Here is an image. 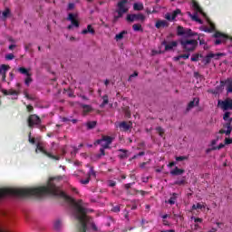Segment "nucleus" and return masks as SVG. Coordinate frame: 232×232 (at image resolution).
<instances>
[{
	"instance_id": "f257e3e1",
	"label": "nucleus",
	"mask_w": 232,
	"mask_h": 232,
	"mask_svg": "<svg viewBox=\"0 0 232 232\" xmlns=\"http://www.w3.org/2000/svg\"><path fill=\"white\" fill-rule=\"evenodd\" d=\"M177 35L179 37H184L179 40V44L185 53H190V52H195L198 46V41L195 39H189V37H195L198 34L193 32L189 28H184L181 25L177 27Z\"/></svg>"
},
{
	"instance_id": "f03ea898",
	"label": "nucleus",
	"mask_w": 232,
	"mask_h": 232,
	"mask_svg": "<svg viewBox=\"0 0 232 232\" xmlns=\"http://www.w3.org/2000/svg\"><path fill=\"white\" fill-rule=\"evenodd\" d=\"M72 206L74 218L79 222L76 226V232H86L88 224L92 222V218L88 216V213H92L93 210L82 207V200L74 201Z\"/></svg>"
},
{
	"instance_id": "7ed1b4c3",
	"label": "nucleus",
	"mask_w": 232,
	"mask_h": 232,
	"mask_svg": "<svg viewBox=\"0 0 232 232\" xmlns=\"http://www.w3.org/2000/svg\"><path fill=\"white\" fill-rule=\"evenodd\" d=\"M117 14L118 15L115 16V19H121L123 17L124 14H128L130 12V6L128 5V0H121L117 4Z\"/></svg>"
},
{
	"instance_id": "20e7f679",
	"label": "nucleus",
	"mask_w": 232,
	"mask_h": 232,
	"mask_svg": "<svg viewBox=\"0 0 232 232\" xmlns=\"http://www.w3.org/2000/svg\"><path fill=\"white\" fill-rule=\"evenodd\" d=\"M43 153L49 159H53V160H59L61 158L59 156L53 155L52 153L48 152L46 149H44V143L43 141H38L36 143L35 153Z\"/></svg>"
},
{
	"instance_id": "39448f33",
	"label": "nucleus",
	"mask_w": 232,
	"mask_h": 232,
	"mask_svg": "<svg viewBox=\"0 0 232 232\" xmlns=\"http://www.w3.org/2000/svg\"><path fill=\"white\" fill-rule=\"evenodd\" d=\"M42 123L43 121L37 114H30L27 118V124L30 128H35Z\"/></svg>"
},
{
	"instance_id": "423d86ee",
	"label": "nucleus",
	"mask_w": 232,
	"mask_h": 232,
	"mask_svg": "<svg viewBox=\"0 0 232 232\" xmlns=\"http://www.w3.org/2000/svg\"><path fill=\"white\" fill-rule=\"evenodd\" d=\"M213 37H215L216 39V45L222 44V43H226V41L229 39V36H227V34L220 33L218 31H216V33L213 34Z\"/></svg>"
},
{
	"instance_id": "0eeeda50",
	"label": "nucleus",
	"mask_w": 232,
	"mask_h": 232,
	"mask_svg": "<svg viewBox=\"0 0 232 232\" xmlns=\"http://www.w3.org/2000/svg\"><path fill=\"white\" fill-rule=\"evenodd\" d=\"M67 21H70V22H71V24H69V25L67 26V29H68V30H72V28H73V26H74L75 28H79V26H80V24H81L79 23V20L75 19V14H72V13H70V14H68Z\"/></svg>"
},
{
	"instance_id": "6e6552de",
	"label": "nucleus",
	"mask_w": 232,
	"mask_h": 232,
	"mask_svg": "<svg viewBox=\"0 0 232 232\" xmlns=\"http://www.w3.org/2000/svg\"><path fill=\"white\" fill-rule=\"evenodd\" d=\"M146 19V16L142 14H127L126 21L128 23H133L135 21H144Z\"/></svg>"
},
{
	"instance_id": "1a4fd4ad",
	"label": "nucleus",
	"mask_w": 232,
	"mask_h": 232,
	"mask_svg": "<svg viewBox=\"0 0 232 232\" xmlns=\"http://www.w3.org/2000/svg\"><path fill=\"white\" fill-rule=\"evenodd\" d=\"M231 122H232V118L229 119L228 122H227V123H225V124L223 125V128H227V130H224V129H221V130H219L218 133H219L220 135H224V133H225L227 136L231 135V131H232Z\"/></svg>"
},
{
	"instance_id": "9d476101",
	"label": "nucleus",
	"mask_w": 232,
	"mask_h": 232,
	"mask_svg": "<svg viewBox=\"0 0 232 232\" xmlns=\"http://www.w3.org/2000/svg\"><path fill=\"white\" fill-rule=\"evenodd\" d=\"M162 46H165V52H169L173 50L174 48H177L179 46V42L172 41L168 44L167 41H163L161 43Z\"/></svg>"
},
{
	"instance_id": "9b49d317",
	"label": "nucleus",
	"mask_w": 232,
	"mask_h": 232,
	"mask_svg": "<svg viewBox=\"0 0 232 232\" xmlns=\"http://www.w3.org/2000/svg\"><path fill=\"white\" fill-rule=\"evenodd\" d=\"M218 106L224 111L232 110V100L218 101Z\"/></svg>"
},
{
	"instance_id": "f8f14e48",
	"label": "nucleus",
	"mask_w": 232,
	"mask_h": 232,
	"mask_svg": "<svg viewBox=\"0 0 232 232\" xmlns=\"http://www.w3.org/2000/svg\"><path fill=\"white\" fill-rule=\"evenodd\" d=\"M133 127V122L131 121H121L118 124V128H120L121 131H128L131 130Z\"/></svg>"
},
{
	"instance_id": "ddd939ff",
	"label": "nucleus",
	"mask_w": 232,
	"mask_h": 232,
	"mask_svg": "<svg viewBox=\"0 0 232 232\" xmlns=\"http://www.w3.org/2000/svg\"><path fill=\"white\" fill-rule=\"evenodd\" d=\"M200 104V99L199 98H194L193 101H190L187 106L186 111H189L195 108V106H198Z\"/></svg>"
},
{
	"instance_id": "4468645a",
	"label": "nucleus",
	"mask_w": 232,
	"mask_h": 232,
	"mask_svg": "<svg viewBox=\"0 0 232 232\" xmlns=\"http://www.w3.org/2000/svg\"><path fill=\"white\" fill-rule=\"evenodd\" d=\"M221 86L226 84L227 86V93H232V78H228L226 81L220 82Z\"/></svg>"
},
{
	"instance_id": "2eb2a0df",
	"label": "nucleus",
	"mask_w": 232,
	"mask_h": 232,
	"mask_svg": "<svg viewBox=\"0 0 232 232\" xmlns=\"http://www.w3.org/2000/svg\"><path fill=\"white\" fill-rule=\"evenodd\" d=\"M191 1H192L193 10H195V12H197V14H201L202 15H206V14L204 13V10L200 6V5H198V2H197L196 0H191Z\"/></svg>"
},
{
	"instance_id": "dca6fc26",
	"label": "nucleus",
	"mask_w": 232,
	"mask_h": 232,
	"mask_svg": "<svg viewBox=\"0 0 232 232\" xmlns=\"http://www.w3.org/2000/svg\"><path fill=\"white\" fill-rule=\"evenodd\" d=\"M10 70V65L2 64L0 66V75H2V81H6V72Z\"/></svg>"
},
{
	"instance_id": "f3484780",
	"label": "nucleus",
	"mask_w": 232,
	"mask_h": 232,
	"mask_svg": "<svg viewBox=\"0 0 232 232\" xmlns=\"http://www.w3.org/2000/svg\"><path fill=\"white\" fill-rule=\"evenodd\" d=\"M133 184H135V182H132V183H127L124 185V188L126 189L127 191V195H136L137 194V189L135 188H131V186H133Z\"/></svg>"
},
{
	"instance_id": "a211bd4d",
	"label": "nucleus",
	"mask_w": 232,
	"mask_h": 232,
	"mask_svg": "<svg viewBox=\"0 0 232 232\" xmlns=\"http://www.w3.org/2000/svg\"><path fill=\"white\" fill-rule=\"evenodd\" d=\"M185 171L184 169L175 167V169L170 171V175H172V177H179V175H184Z\"/></svg>"
},
{
	"instance_id": "6ab92c4d",
	"label": "nucleus",
	"mask_w": 232,
	"mask_h": 232,
	"mask_svg": "<svg viewBox=\"0 0 232 232\" xmlns=\"http://www.w3.org/2000/svg\"><path fill=\"white\" fill-rule=\"evenodd\" d=\"M156 28H168L169 26V23L166 20H158L155 24Z\"/></svg>"
},
{
	"instance_id": "aec40b11",
	"label": "nucleus",
	"mask_w": 232,
	"mask_h": 232,
	"mask_svg": "<svg viewBox=\"0 0 232 232\" xmlns=\"http://www.w3.org/2000/svg\"><path fill=\"white\" fill-rule=\"evenodd\" d=\"M82 35H86L87 34H91V35H95V29L92 24H88L86 29L82 31Z\"/></svg>"
},
{
	"instance_id": "412c9836",
	"label": "nucleus",
	"mask_w": 232,
	"mask_h": 232,
	"mask_svg": "<svg viewBox=\"0 0 232 232\" xmlns=\"http://www.w3.org/2000/svg\"><path fill=\"white\" fill-rule=\"evenodd\" d=\"M2 93H4L5 95H16L17 97L21 92L19 91H15L13 89H10V90L4 89L2 90Z\"/></svg>"
},
{
	"instance_id": "4be33fe9",
	"label": "nucleus",
	"mask_w": 232,
	"mask_h": 232,
	"mask_svg": "<svg viewBox=\"0 0 232 232\" xmlns=\"http://www.w3.org/2000/svg\"><path fill=\"white\" fill-rule=\"evenodd\" d=\"M103 142H105L106 144H110L111 142V137H110V136H103L102 139L97 140L94 144L95 145L102 144Z\"/></svg>"
},
{
	"instance_id": "5701e85b",
	"label": "nucleus",
	"mask_w": 232,
	"mask_h": 232,
	"mask_svg": "<svg viewBox=\"0 0 232 232\" xmlns=\"http://www.w3.org/2000/svg\"><path fill=\"white\" fill-rule=\"evenodd\" d=\"M177 198H179V194L177 193H172V196L168 201H165L166 204H169L170 206H173L175 202H177Z\"/></svg>"
},
{
	"instance_id": "b1692460",
	"label": "nucleus",
	"mask_w": 232,
	"mask_h": 232,
	"mask_svg": "<svg viewBox=\"0 0 232 232\" xmlns=\"http://www.w3.org/2000/svg\"><path fill=\"white\" fill-rule=\"evenodd\" d=\"M53 228L57 232H60L61 229H63V221H61V219H56L53 224Z\"/></svg>"
},
{
	"instance_id": "393cba45",
	"label": "nucleus",
	"mask_w": 232,
	"mask_h": 232,
	"mask_svg": "<svg viewBox=\"0 0 232 232\" xmlns=\"http://www.w3.org/2000/svg\"><path fill=\"white\" fill-rule=\"evenodd\" d=\"M215 53H208L204 59H203V63L205 65L209 64V63H211V59H213V57H215Z\"/></svg>"
},
{
	"instance_id": "a878e982",
	"label": "nucleus",
	"mask_w": 232,
	"mask_h": 232,
	"mask_svg": "<svg viewBox=\"0 0 232 232\" xmlns=\"http://www.w3.org/2000/svg\"><path fill=\"white\" fill-rule=\"evenodd\" d=\"M126 34H128V31H121L120 34L115 35V41L119 42V41H122V39H124V35H126Z\"/></svg>"
},
{
	"instance_id": "bb28decb",
	"label": "nucleus",
	"mask_w": 232,
	"mask_h": 232,
	"mask_svg": "<svg viewBox=\"0 0 232 232\" xmlns=\"http://www.w3.org/2000/svg\"><path fill=\"white\" fill-rule=\"evenodd\" d=\"M85 126H87V130H93L97 126V121H87Z\"/></svg>"
},
{
	"instance_id": "cd10ccee",
	"label": "nucleus",
	"mask_w": 232,
	"mask_h": 232,
	"mask_svg": "<svg viewBox=\"0 0 232 232\" xmlns=\"http://www.w3.org/2000/svg\"><path fill=\"white\" fill-rule=\"evenodd\" d=\"M133 10H136L138 12H140V10H144V5L140 3H135L133 5Z\"/></svg>"
},
{
	"instance_id": "c85d7f7f",
	"label": "nucleus",
	"mask_w": 232,
	"mask_h": 232,
	"mask_svg": "<svg viewBox=\"0 0 232 232\" xmlns=\"http://www.w3.org/2000/svg\"><path fill=\"white\" fill-rule=\"evenodd\" d=\"M10 14H11L10 8H5V10L2 13L3 21H6V19L8 18V15H10Z\"/></svg>"
},
{
	"instance_id": "c756f323",
	"label": "nucleus",
	"mask_w": 232,
	"mask_h": 232,
	"mask_svg": "<svg viewBox=\"0 0 232 232\" xmlns=\"http://www.w3.org/2000/svg\"><path fill=\"white\" fill-rule=\"evenodd\" d=\"M18 72L20 73H22V75H26L27 77H29V75H31L30 72H28V70L24 67L18 68Z\"/></svg>"
},
{
	"instance_id": "7c9ffc66",
	"label": "nucleus",
	"mask_w": 232,
	"mask_h": 232,
	"mask_svg": "<svg viewBox=\"0 0 232 232\" xmlns=\"http://www.w3.org/2000/svg\"><path fill=\"white\" fill-rule=\"evenodd\" d=\"M102 103L100 105V108H104L106 104H108V102H110V99L108 98V95H103L102 96Z\"/></svg>"
},
{
	"instance_id": "2f4dec72",
	"label": "nucleus",
	"mask_w": 232,
	"mask_h": 232,
	"mask_svg": "<svg viewBox=\"0 0 232 232\" xmlns=\"http://www.w3.org/2000/svg\"><path fill=\"white\" fill-rule=\"evenodd\" d=\"M132 30H134V32H143L142 24H133L132 25Z\"/></svg>"
},
{
	"instance_id": "473e14b6",
	"label": "nucleus",
	"mask_w": 232,
	"mask_h": 232,
	"mask_svg": "<svg viewBox=\"0 0 232 232\" xmlns=\"http://www.w3.org/2000/svg\"><path fill=\"white\" fill-rule=\"evenodd\" d=\"M82 108L83 110V113H90V111H92V106L90 105L82 104Z\"/></svg>"
},
{
	"instance_id": "72a5a7b5",
	"label": "nucleus",
	"mask_w": 232,
	"mask_h": 232,
	"mask_svg": "<svg viewBox=\"0 0 232 232\" xmlns=\"http://www.w3.org/2000/svg\"><path fill=\"white\" fill-rule=\"evenodd\" d=\"M180 14H182V11L180 9L174 10L171 14L172 19H177V17L180 15Z\"/></svg>"
},
{
	"instance_id": "f704fd0d",
	"label": "nucleus",
	"mask_w": 232,
	"mask_h": 232,
	"mask_svg": "<svg viewBox=\"0 0 232 232\" xmlns=\"http://www.w3.org/2000/svg\"><path fill=\"white\" fill-rule=\"evenodd\" d=\"M24 95L25 99H27L28 101H35V97L31 96V95L28 93V90H24Z\"/></svg>"
},
{
	"instance_id": "c9c22d12",
	"label": "nucleus",
	"mask_w": 232,
	"mask_h": 232,
	"mask_svg": "<svg viewBox=\"0 0 232 232\" xmlns=\"http://www.w3.org/2000/svg\"><path fill=\"white\" fill-rule=\"evenodd\" d=\"M120 151L121 152V154H120V159H128V150L121 149Z\"/></svg>"
},
{
	"instance_id": "e433bc0d",
	"label": "nucleus",
	"mask_w": 232,
	"mask_h": 232,
	"mask_svg": "<svg viewBox=\"0 0 232 232\" xmlns=\"http://www.w3.org/2000/svg\"><path fill=\"white\" fill-rule=\"evenodd\" d=\"M174 184H175V186H185V184H186V179H180V180H176L175 182H174Z\"/></svg>"
},
{
	"instance_id": "4c0bfd02",
	"label": "nucleus",
	"mask_w": 232,
	"mask_h": 232,
	"mask_svg": "<svg viewBox=\"0 0 232 232\" xmlns=\"http://www.w3.org/2000/svg\"><path fill=\"white\" fill-rule=\"evenodd\" d=\"M123 111L125 113V117H128V119H130V117H131V111H130V107H125L123 109Z\"/></svg>"
},
{
	"instance_id": "58836bf2",
	"label": "nucleus",
	"mask_w": 232,
	"mask_h": 232,
	"mask_svg": "<svg viewBox=\"0 0 232 232\" xmlns=\"http://www.w3.org/2000/svg\"><path fill=\"white\" fill-rule=\"evenodd\" d=\"M104 155H106L104 148H101L100 153L96 155V159H102V157H104Z\"/></svg>"
},
{
	"instance_id": "ea45409f",
	"label": "nucleus",
	"mask_w": 232,
	"mask_h": 232,
	"mask_svg": "<svg viewBox=\"0 0 232 232\" xmlns=\"http://www.w3.org/2000/svg\"><path fill=\"white\" fill-rule=\"evenodd\" d=\"M88 175H89V179H91V177H94V178L97 177V174H96L95 170L93 169V167L90 168Z\"/></svg>"
},
{
	"instance_id": "a19ab883",
	"label": "nucleus",
	"mask_w": 232,
	"mask_h": 232,
	"mask_svg": "<svg viewBox=\"0 0 232 232\" xmlns=\"http://www.w3.org/2000/svg\"><path fill=\"white\" fill-rule=\"evenodd\" d=\"M107 186H109V188H115V186H117V181L111 179L108 180Z\"/></svg>"
},
{
	"instance_id": "79ce46f5",
	"label": "nucleus",
	"mask_w": 232,
	"mask_h": 232,
	"mask_svg": "<svg viewBox=\"0 0 232 232\" xmlns=\"http://www.w3.org/2000/svg\"><path fill=\"white\" fill-rule=\"evenodd\" d=\"M156 131L159 133L160 137H164V129H162V127H157Z\"/></svg>"
},
{
	"instance_id": "37998d69",
	"label": "nucleus",
	"mask_w": 232,
	"mask_h": 232,
	"mask_svg": "<svg viewBox=\"0 0 232 232\" xmlns=\"http://www.w3.org/2000/svg\"><path fill=\"white\" fill-rule=\"evenodd\" d=\"M176 160H177V162H182V160H188V157L187 156H178V157H176Z\"/></svg>"
},
{
	"instance_id": "c03bdc74",
	"label": "nucleus",
	"mask_w": 232,
	"mask_h": 232,
	"mask_svg": "<svg viewBox=\"0 0 232 232\" xmlns=\"http://www.w3.org/2000/svg\"><path fill=\"white\" fill-rule=\"evenodd\" d=\"M28 140L30 144H35V138H32V132H29L28 134Z\"/></svg>"
},
{
	"instance_id": "a18cd8bd",
	"label": "nucleus",
	"mask_w": 232,
	"mask_h": 232,
	"mask_svg": "<svg viewBox=\"0 0 232 232\" xmlns=\"http://www.w3.org/2000/svg\"><path fill=\"white\" fill-rule=\"evenodd\" d=\"M165 19H167V21H175V19L173 18V15L169 13H167L165 14Z\"/></svg>"
},
{
	"instance_id": "49530a36",
	"label": "nucleus",
	"mask_w": 232,
	"mask_h": 232,
	"mask_svg": "<svg viewBox=\"0 0 232 232\" xmlns=\"http://www.w3.org/2000/svg\"><path fill=\"white\" fill-rule=\"evenodd\" d=\"M112 213H120L121 212V206H115L111 208Z\"/></svg>"
},
{
	"instance_id": "de8ad7c7",
	"label": "nucleus",
	"mask_w": 232,
	"mask_h": 232,
	"mask_svg": "<svg viewBox=\"0 0 232 232\" xmlns=\"http://www.w3.org/2000/svg\"><path fill=\"white\" fill-rule=\"evenodd\" d=\"M198 57H199L198 53L193 54L190 60L192 61V63H197L198 62Z\"/></svg>"
},
{
	"instance_id": "09e8293b",
	"label": "nucleus",
	"mask_w": 232,
	"mask_h": 232,
	"mask_svg": "<svg viewBox=\"0 0 232 232\" xmlns=\"http://www.w3.org/2000/svg\"><path fill=\"white\" fill-rule=\"evenodd\" d=\"M32 77L29 75L25 78L24 80V83L27 85V86H30V83L32 82Z\"/></svg>"
},
{
	"instance_id": "8fccbe9b",
	"label": "nucleus",
	"mask_w": 232,
	"mask_h": 232,
	"mask_svg": "<svg viewBox=\"0 0 232 232\" xmlns=\"http://www.w3.org/2000/svg\"><path fill=\"white\" fill-rule=\"evenodd\" d=\"M191 218H192V220H194V222H195L196 224H197V223L202 224V222H203V219L200 218H194V217H192Z\"/></svg>"
},
{
	"instance_id": "3c124183",
	"label": "nucleus",
	"mask_w": 232,
	"mask_h": 232,
	"mask_svg": "<svg viewBox=\"0 0 232 232\" xmlns=\"http://www.w3.org/2000/svg\"><path fill=\"white\" fill-rule=\"evenodd\" d=\"M15 58V55H14V53H9V54H7L6 56H5V59L7 60V61H12L13 59H14Z\"/></svg>"
},
{
	"instance_id": "603ef678",
	"label": "nucleus",
	"mask_w": 232,
	"mask_h": 232,
	"mask_svg": "<svg viewBox=\"0 0 232 232\" xmlns=\"http://www.w3.org/2000/svg\"><path fill=\"white\" fill-rule=\"evenodd\" d=\"M226 145L224 143H220L218 146L213 147L212 150H222V148H224Z\"/></svg>"
},
{
	"instance_id": "864d4df0",
	"label": "nucleus",
	"mask_w": 232,
	"mask_h": 232,
	"mask_svg": "<svg viewBox=\"0 0 232 232\" xmlns=\"http://www.w3.org/2000/svg\"><path fill=\"white\" fill-rule=\"evenodd\" d=\"M230 115H231V112H229V111L225 112V114L223 116L224 121H229Z\"/></svg>"
},
{
	"instance_id": "5fc2aeb1",
	"label": "nucleus",
	"mask_w": 232,
	"mask_h": 232,
	"mask_svg": "<svg viewBox=\"0 0 232 232\" xmlns=\"http://www.w3.org/2000/svg\"><path fill=\"white\" fill-rule=\"evenodd\" d=\"M208 24H209V27L208 28H210V30L212 32H215V30H217V27L215 26V24H213V22H208Z\"/></svg>"
},
{
	"instance_id": "6e6d98bb",
	"label": "nucleus",
	"mask_w": 232,
	"mask_h": 232,
	"mask_svg": "<svg viewBox=\"0 0 232 232\" xmlns=\"http://www.w3.org/2000/svg\"><path fill=\"white\" fill-rule=\"evenodd\" d=\"M74 8H75V4H73V3H69L68 4V6H67L68 11L73 10Z\"/></svg>"
},
{
	"instance_id": "4d7b16f0",
	"label": "nucleus",
	"mask_w": 232,
	"mask_h": 232,
	"mask_svg": "<svg viewBox=\"0 0 232 232\" xmlns=\"http://www.w3.org/2000/svg\"><path fill=\"white\" fill-rule=\"evenodd\" d=\"M201 37H202V35H200V34L198 37V41H199V44L200 45L206 44V40L202 39Z\"/></svg>"
},
{
	"instance_id": "13d9d810",
	"label": "nucleus",
	"mask_w": 232,
	"mask_h": 232,
	"mask_svg": "<svg viewBox=\"0 0 232 232\" xmlns=\"http://www.w3.org/2000/svg\"><path fill=\"white\" fill-rule=\"evenodd\" d=\"M188 14L190 15L192 21H198V15L191 14V13H188Z\"/></svg>"
},
{
	"instance_id": "bf43d9fd",
	"label": "nucleus",
	"mask_w": 232,
	"mask_h": 232,
	"mask_svg": "<svg viewBox=\"0 0 232 232\" xmlns=\"http://www.w3.org/2000/svg\"><path fill=\"white\" fill-rule=\"evenodd\" d=\"M189 55H190V53H184V54H180V57H181V59L187 60V59H189Z\"/></svg>"
},
{
	"instance_id": "052dcab7",
	"label": "nucleus",
	"mask_w": 232,
	"mask_h": 232,
	"mask_svg": "<svg viewBox=\"0 0 232 232\" xmlns=\"http://www.w3.org/2000/svg\"><path fill=\"white\" fill-rule=\"evenodd\" d=\"M36 128L41 130V131H44V130H46V126L43 125L42 123H40Z\"/></svg>"
},
{
	"instance_id": "680f3d73",
	"label": "nucleus",
	"mask_w": 232,
	"mask_h": 232,
	"mask_svg": "<svg viewBox=\"0 0 232 232\" xmlns=\"http://www.w3.org/2000/svg\"><path fill=\"white\" fill-rule=\"evenodd\" d=\"M26 110L29 113H32V111H34V106L26 105Z\"/></svg>"
},
{
	"instance_id": "e2e57ef3",
	"label": "nucleus",
	"mask_w": 232,
	"mask_h": 232,
	"mask_svg": "<svg viewBox=\"0 0 232 232\" xmlns=\"http://www.w3.org/2000/svg\"><path fill=\"white\" fill-rule=\"evenodd\" d=\"M196 208H197V209H204L206 208V206H204L200 203H197Z\"/></svg>"
},
{
	"instance_id": "0e129e2a",
	"label": "nucleus",
	"mask_w": 232,
	"mask_h": 232,
	"mask_svg": "<svg viewBox=\"0 0 232 232\" xmlns=\"http://www.w3.org/2000/svg\"><path fill=\"white\" fill-rule=\"evenodd\" d=\"M143 155H145V152L144 151H140L137 155H134L133 159H137V157H143Z\"/></svg>"
},
{
	"instance_id": "69168bd1",
	"label": "nucleus",
	"mask_w": 232,
	"mask_h": 232,
	"mask_svg": "<svg viewBox=\"0 0 232 232\" xmlns=\"http://www.w3.org/2000/svg\"><path fill=\"white\" fill-rule=\"evenodd\" d=\"M81 182H82V184H90V178L88 177V178L85 179H82Z\"/></svg>"
},
{
	"instance_id": "338daca9",
	"label": "nucleus",
	"mask_w": 232,
	"mask_h": 232,
	"mask_svg": "<svg viewBox=\"0 0 232 232\" xmlns=\"http://www.w3.org/2000/svg\"><path fill=\"white\" fill-rule=\"evenodd\" d=\"M101 146L103 150H107V148H110V143H102Z\"/></svg>"
},
{
	"instance_id": "774afa93",
	"label": "nucleus",
	"mask_w": 232,
	"mask_h": 232,
	"mask_svg": "<svg viewBox=\"0 0 232 232\" xmlns=\"http://www.w3.org/2000/svg\"><path fill=\"white\" fill-rule=\"evenodd\" d=\"M225 144H232V139L231 138H226L225 139Z\"/></svg>"
}]
</instances>
